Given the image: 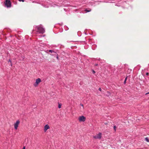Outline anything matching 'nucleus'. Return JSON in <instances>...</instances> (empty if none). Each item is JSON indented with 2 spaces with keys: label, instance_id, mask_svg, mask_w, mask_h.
Masks as SVG:
<instances>
[{
  "label": "nucleus",
  "instance_id": "6e6552de",
  "mask_svg": "<svg viewBox=\"0 0 149 149\" xmlns=\"http://www.w3.org/2000/svg\"><path fill=\"white\" fill-rule=\"evenodd\" d=\"M46 4V3H45H45H43V4H42V6H43L44 7H45V8H48L51 5L50 4V3L48 4H47V5H46V4Z\"/></svg>",
  "mask_w": 149,
  "mask_h": 149
},
{
  "label": "nucleus",
  "instance_id": "a878e982",
  "mask_svg": "<svg viewBox=\"0 0 149 149\" xmlns=\"http://www.w3.org/2000/svg\"><path fill=\"white\" fill-rule=\"evenodd\" d=\"M56 58L57 59H58V56H56Z\"/></svg>",
  "mask_w": 149,
  "mask_h": 149
},
{
  "label": "nucleus",
  "instance_id": "c756f323",
  "mask_svg": "<svg viewBox=\"0 0 149 149\" xmlns=\"http://www.w3.org/2000/svg\"><path fill=\"white\" fill-rule=\"evenodd\" d=\"M107 92L110 94V93H109L108 92Z\"/></svg>",
  "mask_w": 149,
  "mask_h": 149
},
{
  "label": "nucleus",
  "instance_id": "aec40b11",
  "mask_svg": "<svg viewBox=\"0 0 149 149\" xmlns=\"http://www.w3.org/2000/svg\"><path fill=\"white\" fill-rule=\"evenodd\" d=\"M146 75H147V76H148V75H149V73H148V72H147V73H146Z\"/></svg>",
  "mask_w": 149,
  "mask_h": 149
},
{
  "label": "nucleus",
  "instance_id": "dca6fc26",
  "mask_svg": "<svg viewBox=\"0 0 149 149\" xmlns=\"http://www.w3.org/2000/svg\"><path fill=\"white\" fill-rule=\"evenodd\" d=\"M8 62H10V63H11V65L12 66V63H11V61L10 60V59H9L8 61Z\"/></svg>",
  "mask_w": 149,
  "mask_h": 149
},
{
  "label": "nucleus",
  "instance_id": "0eeeda50",
  "mask_svg": "<svg viewBox=\"0 0 149 149\" xmlns=\"http://www.w3.org/2000/svg\"><path fill=\"white\" fill-rule=\"evenodd\" d=\"M50 128V127L48 125H45L44 127V131L45 132L47 130Z\"/></svg>",
  "mask_w": 149,
  "mask_h": 149
},
{
  "label": "nucleus",
  "instance_id": "4468645a",
  "mask_svg": "<svg viewBox=\"0 0 149 149\" xmlns=\"http://www.w3.org/2000/svg\"><path fill=\"white\" fill-rule=\"evenodd\" d=\"M113 129L114 130L115 132H116V126H113Z\"/></svg>",
  "mask_w": 149,
  "mask_h": 149
},
{
  "label": "nucleus",
  "instance_id": "7c9ffc66",
  "mask_svg": "<svg viewBox=\"0 0 149 149\" xmlns=\"http://www.w3.org/2000/svg\"><path fill=\"white\" fill-rule=\"evenodd\" d=\"M66 1H64V2H65Z\"/></svg>",
  "mask_w": 149,
  "mask_h": 149
},
{
  "label": "nucleus",
  "instance_id": "f3484780",
  "mask_svg": "<svg viewBox=\"0 0 149 149\" xmlns=\"http://www.w3.org/2000/svg\"><path fill=\"white\" fill-rule=\"evenodd\" d=\"M92 72L93 74H95V72L93 70H92Z\"/></svg>",
  "mask_w": 149,
  "mask_h": 149
},
{
  "label": "nucleus",
  "instance_id": "423d86ee",
  "mask_svg": "<svg viewBox=\"0 0 149 149\" xmlns=\"http://www.w3.org/2000/svg\"><path fill=\"white\" fill-rule=\"evenodd\" d=\"M41 81V79L40 78H38L36 80L35 84H34V85L35 86H36Z\"/></svg>",
  "mask_w": 149,
  "mask_h": 149
},
{
  "label": "nucleus",
  "instance_id": "9b49d317",
  "mask_svg": "<svg viewBox=\"0 0 149 149\" xmlns=\"http://www.w3.org/2000/svg\"><path fill=\"white\" fill-rule=\"evenodd\" d=\"M25 58V57L24 56H21V58H20V60L21 61H23L24 59Z\"/></svg>",
  "mask_w": 149,
  "mask_h": 149
},
{
  "label": "nucleus",
  "instance_id": "39448f33",
  "mask_svg": "<svg viewBox=\"0 0 149 149\" xmlns=\"http://www.w3.org/2000/svg\"><path fill=\"white\" fill-rule=\"evenodd\" d=\"M102 133H99L93 136V138L95 139H100L101 137Z\"/></svg>",
  "mask_w": 149,
  "mask_h": 149
},
{
  "label": "nucleus",
  "instance_id": "ddd939ff",
  "mask_svg": "<svg viewBox=\"0 0 149 149\" xmlns=\"http://www.w3.org/2000/svg\"><path fill=\"white\" fill-rule=\"evenodd\" d=\"M145 140L147 142H149V139L147 137H146L145 138Z\"/></svg>",
  "mask_w": 149,
  "mask_h": 149
},
{
  "label": "nucleus",
  "instance_id": "a211bd4d",
  "mask_svg": "<svg viewBox=\"0 0 149 149\" xmlns=\"http://www.w3.org/2000/svg\"><path fill=\"white\" fill-rule=\"evenodd\" d=\"M131 71H132V70L131 69H128L127 71V72H131Z\"/></svg>",
  "mask_w": 149,
  "mask_h": 149
},
{
  "label": "nucleus",
  "instance_id": "6ab92c4d",
  "mask_svg": "<svg viewBox=\"0 0 149 149\" xmlns=\"http://www.w3.org/2000/svg\"><path fill=\"white\" fill-rule=\"evenodd\" d=\"M19 1H22V2H24V0H18Z\"/></svg>",
  "mask_w": 149,
  "mask_h": 149
},
{
  "label": "nucleus",
  "instance_id": "c85d7f7f",
  "mask_svg": "<svg viewBox=\"0 0 149 149\" xmlns=\"http://www.w3.org/2000/svg\"><path fill=\"white\" fill-rule=\"evenodd\" d=\"M45 36V35H44V36H43V37H44Z\"/></svg>",
  "mask_w": 149,
  "mask_h": 149
},
{
  "label": "nucleus",
  "instance_id": "1a4fd4ad",
  "mask_svg": "<svg viewBox=\"0 0 149 149\" xmlns=\"http://www.w3.org/2000/svg\"><path fill=\"white\" fill-rule=\"evenodd\" d=\"M96 47V45H93L92 46V48L94 50L95 49Z\"/></svg>",
  "mask_w": 149,
  "mask_h": 149
},
{
  "label": "nucleus",
  "instance_id": "5701e85b",
  "mask_svg": "<svg viewBox=\"0 0 149 149\" xmlns=\"http://www.w3.org/2000/svg\"><path fill=\"white\" fill-rule=\"evenodd\" d=\"M149 94V92H148V93H146L145 95H147V94Z\"/></svg>",
  "mask_w": 149,
  "mask_h": 149
},
{
  "label": "nucleus",
  "instance_id": "20e7f679",
  "mask_svg": "<svg viewBox=\"0 0 149 149\" xmlns=\"http://www.w3.org/2000/svg\"><path fill=\"white\" fill-rule=\"evenodd\" d=\"M20 123V121L19 120H17L16 122L14 124V127L16 130H17L18 126V125Z\"/></svg>",
  "mask_w": 149,
  "mask_h": 149
},
{
  "label": "nucleus",
  "instance_id": "412c9836",
  "mask_svg": "<svg viewBox=\"0 0 149 149\" xmlns=\"http://www.w3.org/2000/svg\"><path fill=\"white\" fill-rule=\"evenodd\" d=\"M99 90L100 91H101V90H101V88H99Z\"/></svg>",
  "mask_w": 149,
  "mask_h": 149
},
{
  "label": "nucleus",
  "instance_id": "f257e3e1",
  "mask_svg": "<svg viewBox=\"0 0 149 149\" xmlns=\"http://www.w3.org/2000/svg\"><path fill=\"white\" fill-rule=\"evenodd\" d=\"M35 29L36 31V33H39L43 34L45 32L44 28H43V27L41 25L36 26L35 27Z\"/></svg>",
  "mask_w": 149,
  "mask_h": 149
},
{
  "label": "nucleus",
  "instance_id": "393cba45",
  "mask_svg": "<svg viewBox=\"0 0 149 149\" xmlns=\"http://www.w3.org/2000/svg\"><path fill=\"white\" fill-rule=\"evenodd\" d=\"M98 65V64H95V66H97Z\"/></svg>",
  "mask_w": 149,
  "mask_h": 149
},
{
  "label": "nucleus",
  "instance_id": "cd10ccee",
  "mask_svg": "<svg viewBox=\"0 0 149 149\" xmlns=\"http://www.w3.org/2000/svg\"><path fill=\"white\" fill-rule=\"evenodd\" d=\"M127 77H126L125 78V80H126H126H127Z\"/></svg>",
  "mask_w": 149,
  "mask_h": 149
},
{
  "label": "nucleus",
  "instance_id": "f8f14e48",
  "mask_svg": "<svg viewBox=\"0 0 149 149\" xmlns=\"http://www.w3.org/2000/svg\"><path fill=\"white\" fill-rule=\"evenodd\" d=\"M62 106V104L61 103H60L59 102L58 103V108L59 109H60L61 108V106Z\"/></svg>",
  "mask_w": 149,
  "mask_h": 149
},
{
  "label": "nucleus",
  "instance_id": "9d476101",
  "mask_svg": "<svg viewBox=\"0 0 149 149\" xmlns=\"http://www.w3.org/2000/svg\"><path fill=\"white\" fill-rule=\"evenodd\" d=\"M91 10L90 9H86L84 10L85 11V13H86L89 12L91 11Z\"/></svg>",
  "mask_w": 149,
  "mask_h": 149
},
{
  "label": "nucleus",
  "instance_id": "7ed1b4c3",
  "mask_svg": "<svg viewBox=\"0 0 149 149\" xmlns=\"http://www.w3.org/2000/svg\"><path fill=\"white\" fill-rule=\"evenodd\" d=\"M86 118L84 116H81L79 117L78 119L80 122H84L86 120Z\"/></svg>",
  "mask_w": 149,
  "mask_h": 149
},
{
  "label": "nucleus",
  "instance_id": "f03ea898",
  "mask_svg": "<svg viewBox=\"0 0 149 149\" xmlns=\"http://www.w3.org/2000/svg\"><path fill=\"white\" fill-rule=\"evenodd\" d=\"M5 4L6 6L8 8H9L11 7V3L10 0H6Z\"/></svg>",
  "mask_w": 149,
  "mask_h": 149
},
{
  "label": "nucleus",
  "instance_id": "b1692460",
  "mask_svg": "<svg viewBox=\"0 0 149 149\" xmlns=\"http://www.w3.org/2000/svg\"><path fill=\"white\" fill-rule=\"evenodd\" d=\"M80 105L83 108V104H81Z\"/></svg>",
  "mask_w": 149,
  "mask_h": 149
},
{
  "label": "nucleus",
  "instance_id": "2eb2a0df",
  "mask_svg": "<svg viewBox=\"0 0 149 149\" xmlns=\"http://www.w3.org/2000/svg\"><path fill=\"white\" fill-rule=\"evenodd\" d=\"M49 52H50L51 53H52L53 52H54L53 50H49Z\"/></svg>",
  "mask_w": 149,
  "mask_h": 149
},
{
  "label": "nucleus",
  "instance_id": "bb28decb",
  "mask_svg": "<svg viewBox=\"0 0 149 149\" xmlns=\"http://www.w3.org/2000/svg\"><path fill=\"white\" fill-rule=\"evenodd\" d=\"M22 149H25V148L24 146Z\"/></svg>",
  "mask_w": 149,
  "mask_h": 149
},
{
  "label": "nucleus",
  "instance_id": "4be33fe9",
  "mask_svg": "<svg viewBox=\"0 0 149 149\" xmlns=\"http://www.w3.org/2000/svg\"><path fill=\"white\" fill-rule=\"evenodd\" d=\"M126 81L125 80L124 81V84H125L126 83Z\"/></svg>",
  "mask_w": 149,
  "mask_h": 149
}]
</instances>
